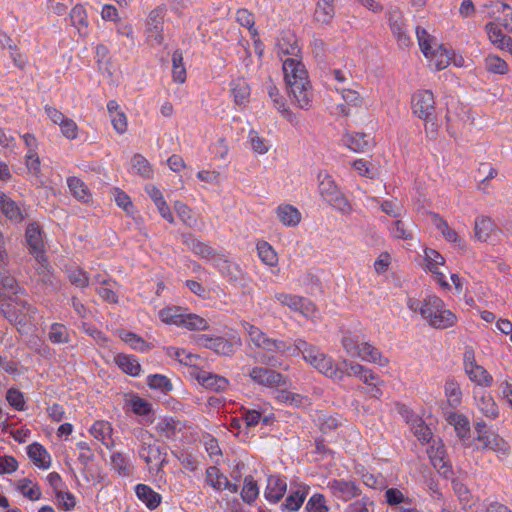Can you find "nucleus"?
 Returning a JSON list of instances; mask_svg holds the SVG:
<instances>
[{
	"label": "nucleus",
	"instance_id": "1",
	"mask_svg": "<svg viewBox=\"0 0 512 512\" xmlns=\"http://www.w3.org/2000/svg\"><path fill=\"white\" fill-rule=\"evenodd\" d=\"M282 69L292 103L300 109H309L312 106L313 90L304 64L298 58L288 57L283 60Z\"/></svg>",
	"mask_w": 512,
	"mask_h": 512
},
{
	"label": "nucleus",
	"instance_id": "2",
	"mask_svg": "<svg viewBox=\"0 0 512 512\" xmlns=\"http://www.w3.org/2000/svg\"><path fill=\"white\" fill-rule=\"evenodd\" d=\"M407 307L411 312L418 313L421 319L434 329H448L454 327L458 321L456 314L436 295H427L422 300L409 298Z\"/></svg>",
	"mask_w": 512,
	"mask_h": 512
},
{
	"label": "nucleus",
	"instance_id": "3",
	"mask_svg": "<svg viewBox=\"0 0 512 512\" xmlns=\"http://www.w3.org/2000/svg\"><path fill=\"white\" fill-rule=\"evenodd\" d=\"M288 353L292 356L301 354L304 361L331 379L340 381L344 378V371L330 356L323 353L319 347L308 343L302 338L294 340Z\"/></svg>",
	"mask_w": 512,
	"mask_h": 512
},
{
	"label": "nucleus",
	"instance_id": "4",
	"mask_svg": "<svg viewBox=\"0 0 512 512\" xmlns=\"http://www.w3.org/2000/svg\"><path fill=\"white\" fill-rule=\"evenodd\" d=\"M317 179L318 191L324 201L343 213H347L351 210V206L347 198L339 190L334 179L328 172L320 171L317 175Z\"/></svg>",
	"mask_w": 512,
	"mask_h": 512
},
{
	"label": "nucleus",
	"instance_id": "5",
	"mask_svg": "<svg viewBox=\"0 0 512 512\" xmlns=\"http://www.w3.org/2000/svg\"><path fill=\"white\" fill-rule=\"evenodd\" d=\"M241 326L247 333L249 342L258 349L264 350L268 353H277L280 355H285L291 350V345L287 344L285 341L270 338L260 328L247 321H242Z\"/></svg>",
	"mask_w": 512,
	"mask_h": 512
},
{
	"label": "nucleus",
	"instance_id": "6",
	"mask_svg": "<svg viewBox=\"0 0 512 512\" xmlns=\"http://www.w3.org/2000/svg\"><path fill=\"white\" fill-rule=\"evenodd\" d=\"M161 321L166 324H174L188 330H206L208 322L197 314L185 313L181 307H167L159 312Z\"/></svg>",
	"mask_w": 512,
	"mask_h": 512
},
{
	"label": "nucleus",
	"instance_id": "7",
	"mask_svg": "<svg viewBox=\"0 0 512 512\" xmlns=\"http://www.w3.org/2000/svg\"><path fill=\"white\" fill-rule=\"evenodd\" d=\"M412 112L419 119L424 120L427 124L430 123L432 131H436V108L435 99L432 91L418 90L412 95L411 99Z\"/></svg>",
	"mask_w": 512,
	"mask_h": 512
},
{
	"label": "nucleus",
	"instance_id": "8",
	"mask_svg": "<svg viewBox=\"0 0 512 512\" xmlns=\"http://www.w3.org/2000/svg\"><path fill=\"white\" fill-rule=\"evenodd\" d=\"M167 14V6L161 4L152 9L145 22V36L147 42L154 45H162L164 42V20Z\"/></svg>",
	"mask_w": 512,
	"mask_h": 512
},
{
	"label": "nucleus",
	"instance_id": "9",
	"mask_svg": "<svg viewBox=\"0 0 512 512\" xmlns=\"http://www.w3.org/2000/svg\"><path fill=\"white\" fill-rule=\"evenodd\" d=\"M196 343L217 355L230 357L242 345V340L237 335H231L229 338L199 335L196 337Z\"/></svg>",
	"mask_w": 512,
	"mask_h": 512
},
{
	"label": "nucleus",
	"instance_id": "10",
	"mask_svg": "<svg viewBox=\"0 0 512 512\" xmlns=\"http://www.w3.org/2000/svg\"><path fill=\"white\" fill-rule=\"evenodd\" d=\"M388 24L400 48H408L412 44L406 20L398 7H390L387 12Z\"/></svg>",
	"mask_w": 512,
	"mask_h": 512
},
{
	"label": "nucleus",
	"instance_id": "11",
	"mask_svg": "<svg viewBox=\"0 0 512 512\" xmlns=\"http://www.w3.org/2000/svg\"><path fill=\"white\" fill-rule=\"evenodd\" d=\"M464 370L468 378L480 387H490L493 383L492 375L475 361L472 351L465 352Z\"/></svg>",
	"mask_w": 512,
	"mask_h": 512
},
{
	"label": "nucleus",
	"instance_id": "12",
	"mask_svg": "<svg viewBox=\"0 0 512 512\" xmlns=\"http://www.w3.org/2000/svg\"><path fill=\"white\" fill-rule=\"evenodd\" d=\"M427 453L431 464L441 475L449 477L452 474L451 465L441 440H432Z\"/></svg>",
	"mask_w": 512,
	"mask_h": 512
},
{
	"label": "nucleus",
	"instance_id": "13",
	"mask_svg": "<svg viewBox=\"0 0 512 512\" xmlns=\"http://www.w3.org/2000/svg\"><path fill=\"white\" fill-rule=\"evenodd\" d=\"M424 261L425 269L433 274L439 285L444 289H450V284L446 281L444 274L439 271V266L445 264V258L435 249L425 248Z\"/></svg>",
	"mask_w": 512,
	"mask_h": 512
},
{
	"label": "nucleus",
	"instance_id": "14",
	"mask_svg": "<svg viewBox=\"0 0 512 512\" xmlns=\"http://www.w3.org/2000/svg\"><path fill=\"white\" fill-rule=\"evenodd\" d=\"M327 488L334 497L343 501H349L361 493L356 482L351 480L333 479L328 482Z\"/></svg>",
	"mask_w": 512,
	"mask_h": 512
},
{
	"label": "nucleus",
	"instance_id": "15",
	"mask_svg": "<svg viewBox=\"0 0 512 512\" xmlns=\"http://www.w3.org/2000/svg\"><path fill=\"white\" fill-rule=\"evenodd\" d=\"M476 440L481 444V450L493 451L500 458L506 457L509 454L510 447L508 443L493 431L476 436Z\"/></svg>",
	"mask_w": 512,
	"mask_h": 512
},
{
	"label": "nucleus",
	"instance_id": "16",
	"mask_svg": "<svg viewBox=\"0 0 512 512\" xmlns=\"http://www.w3.org/2000/svg\"><path fill=\"white\" fill-rule=\"evenodd\" d=\"M274 298L283 306L289 307L293 311H298L304 316H308L315 310L312 302L298 295L285 292L275 293Z\"/></svg>",
	"mask_w": 512,
	"mask_h": 512
},
{
	"label": "nucleus",
	"instance_id": "17",
	"mask_svg": "<svg viewBox=\"0 0 512 512\" xmlns=\"http://www.w3.org/2000/svg\"><path fill=\"white\" fill-rule=\"evenodd\" d=\"M249 376L255 383L269 388L284 384V378L281 373L266 367L252 368Z\"/></svg>",
	"mask_w": 512,
	"mask_h": 512
},
{
	"label": "nucleus",
	"instance_id": "18",
	"mask_svg": "<svg viewBox=\"0 0 512 512\" xmlns=\"http://www.w3.org/2000/svg\"><path fill=\"white\" fill-rule=\"evenodd\" d=\"M287 491L286 478L280 475H271L267 478L264 496L271 503H278Z\"/></svg>",
	"mask_w": 512,
	"mask_h": 512
},
{
	"label": "nucleus",
	"instance_id": "19",
	"mask_svg": "<svg viewBox=\"0 0 512 512\" xmlns=\"http://www.w3.org/2000/svg\"><path fill=\"white\" fill-rule=\"evenodd\" d=\"M475 404L478 411L488 419H496L499 409L493 397L486 391H474Z\"/></svg>",
	"mask_w": 512,
	"mask_h": 512
},
{
	"label": "nucleus",
	"instance_id": "20",
	"mask_svg": "<svg viewBox=\"0 0 512 512\" xmlns=\"http://www.w3.org/2000/svg\"><path fill=\"white\" fill-rule=\"evenodd\" d=\"M267 92L273 102L274 107L287 119L291 124L297 125L298 119L291 109L286 105L285 99L281 96L279 89L269 81L267 84Z\"/></svg>",
	"mask_w": 512,
	"mask_h": 512
},
{
	"label": "nucleus",
	"instance_id": "21",
	"mask_svg": "<svg viewBox=\"0 0 512 512\" xmlns=\"http://www.w3.org/2000/svg\"><path fill=\"white\" fill-rule=\"evenodd\" d=\"M155 429L161 437L175 440L178 434L182 433L185 429V424L178 419L166 417L157 422Z\"/></svg>",
	"mask_w": 512,
	"mask_h": 512
},
{
	"label": "nucleus",
	"instance_id": "22",
	"mask_svg": "<svg viewBox=\"0 0 512 512\" xmlns=\"http://www.w3.org/2000/svg\"><path fill=\"white\" fill-rule=\"evenodd\" d=\"M213 266L229 282L236 283L242 279V270L238 264L228 260L221 254L214 259Z\"/></svg>",
	"mask_w": 512,
	"mask_h": 512
},
{
	"label": "nucleus",
	"instance_id": "23",
	"mask_svg": "<svg viewBox=\"0 0 512 512\" xmlns=\"http://www.w3.org/2000/svg\"><path fill=\"white\" fill-rule=\"evenodd\" d=\"M25 236L30 253L41 259V256H44V243L39 226L35 223L29 224Z\"/></svg>",
	"mask_w": 512,
	"mask_h": 512
},
{
	"label": "nucleus",
	"instance_id": "24",
	"mask_svg": "<svg viewBox=\"0 0 512 512\" xmlns=\"http://www.w3.org/2000/svg\"><path fill=\"white\" fill-rule=\"evenodd\" d=\"M485 31L489 41L498 49L512 53V38L505 35L502 30L493 22L485 25Z\"/></svg>",
	"mask_w": 512,
	"mask_h": 512
},
{
	"label": "nucleus",
	"instance_id": "25",
	"mask_svg": "<svg viewBox=\"0 0 512 512\" xmlns=\"http://www.w3.org/2000/svg\"><path fill=\"white\" fill-rule=\"evenodd\" d=\"M309 486L303 483L291 485V493L282 504V508L289 511H297L302 506L309 493Z\"/></svg>",
	"mask_w": 512,
	"mask_h": 512
},
{
	"label": "nucleus",
	"instance_id": "26",
	"mask_svg": "<svg viewBox=\"0 0 512 512\" xmlns=\"http://www.w3.org/2000/svg\"><path fill=\"white\" fill-rule=\"evenodd\" d=\"M356 357L382 367L387 366L389 363L388 358L384 357L379 349L369 342H361Z\"/></svg>",
	"mask_w": 512,
	"mask_h": 512
},
{
	"label": "nucleus",
	"instance_id": "27",
	"mask_svg": "<svg viewBox=\"0 0 512 512\" xmlns=\"http://www.w3.org/2000/svg\"><path fill=\"white\" fill-rule=\"evenodd\" d=\"M184 244L197 256L214 263L218 254L210 245L189 235L184 239Z\"/></svg>",
	"mask_w": 512,
	"mask_h": 512
},
{
	"label": "nucleus",
	"instance_id": "28",
	"mask_svg": "<svg viewBox=\"0 0 512 512\" xmlns=\"http://www.w3.org/2000/svg\"><path fill=\"white\" fill-rule=\"evenodd\" d=\"M335 0H318L314 11V21L320 25H330L335 16Z\"/></svg>",
	"mask_w": 512,
	"mask_h": 512
},
{
	"label": "nucleus",
	"instance_id": "29",
	"mask_svg": "<svg viewBox=\"0 0 512 512\" xmlns=\"http://www.w3.org/2000/svg\"><path fill=\"white\" fill-rule=\"evenodd\" d=\"M342 141L345 146L357 153L365 152L371 147V138L365 133H347Z\"/></svg>",
	"mask_w": 512,
	"mask_h": 512
},
{
	"label": "nucleus",
	"instance_id": "30",
	"mask_svg": "<svg viewBox=\"0 0 512 512\" xmlns=\"http://www.w3.org/2000/svg\"><path fill=\"white\" fill-rule=\"evenodd\" d=\"M112 431V426L107 421H96L90 429L91 435L108 449H111L114 446Z\"/></svg>",
	"mask_w": 512,
	"mask_h": 512
},
{
	"label": "nucleus",
	"instance_id": "31",
	"mask_svg": "<svg viewBox=\"0 0 512 512\" xmlns=\"http://www.w3.org/2000/svg\"><path fill=\"white\" fill-rule=\"evenodd\" d=\"M0 211L11 221L17 223L23 221L25 218L24 212L16 202L4 193H0Z\"/></svg>",
	"mask_w": 512,
	"mask_h": 512
},
{
	"label": "nucleus",
	"instance_id": "32",
	"mask_svg": "<svg viewBox=\"0 0 512 512\" xmlns=\"http://www.w3.org/2000/svg\"><path fill=\"white\" fill-rule=\"evenodd\" d=\"M342 99L344 101V104H339L337 106L338 112L342 116H349L351 111L350 107L358 108L361 107L363 104V98L361 95L352 89H343L341 91Z\"/></svg>",
	"mask_w": 512,
	"mask_h": 512
},
{
	"label": "nucleus",
	"instance_id": "33",
	"mask_svg": "<svg viewBox=\"0 0 512 512\" xmlns=\"http://www.w3.org/2000/svg\"><path fill=\"white\" fill-rule=\"evenodd\" d=\"M279 221L288 227H295L301 221V213L290 204H281L276 209Z\"/></svg>",
	"mask_w": 512,
	"mask_h": 512
},
{
	"label": "nucleus",
	"instance_id": "34",
	"mask_svg": "<svg viewBox=\"0 0 512 512\" xmlns=\"http://www.w3.org/2000/svg\"><path fill=\"white\" fill-rule=\"evenodd\" d=\"M196 379L205 388L217 392L225 390L228 386V380L226 378L206 371L198 372Z\"/></svg>",
	"mask_w": 512,
	"mask_h": 512
},
{
	"label": "nucleus",
	"instance_id": "35",
	"mask_svg": "<svg viewBox=\"0 0 512 512\" xmlns=\"http://www.w3.org/2000/svg\"><path fill=\"white\" fill-rule=\"evenodd\" d=\"M135 493L138 499L151 510L156 509L161 503V495L146 484L136 485Z\"/></svg>",
	"mask_w": 512,
	"mask_h": 512
},
{
	"label": "nucleus",
	"instance_id": "36",
	"mask_svg": "<svg viewBox=\"0 0 512 512\" xmlns=\"http://www.w3.org/2000/svg\"><path fill=\"white\" fill-rule=\"evenodd\" d=\"M27 454L37 467L43 469L50 467V455L41 444L37 442L30 444L27 447Z\"/></svg>",
	"mask_w": 512,
	"mask_h": 512
},
{
	"label": "nucleus",
	"instance_id": "37",
	"mask_svg": "<svg viewBox=\"0 0 512 512\" xmlns=\"http://www.w3.org/2000/svg\"><path fill=\"white\" fill-rule=\"evenodd\" d=\"M117 366L126 374L136 377L140 374L141 365L136 357L119 353L114 357Z\"/></svg>",
	"mask_w": 512,
	"mask_h": 512
},
{
	"label": "nucleus",
	"instance_id": "38",
	"mask_svg": "<svg viewBox=\"0 0 512 512\" xmlns=\"http://www.w3.org/2000/svg\"><path fill=\"white\" fill-rule=\"evenodd\" d=\"M433 225L441 232L443 237L451 243H455L458 246H462V240L459 237L458 233L449 227L446 220H444L441 216L436 213L431 215Z\"/></svg>",
	"mask_w": 512,
	"mask_h": 512
},
{
	"label": "nucleus",
	"instance_id": "39",
	"mask_svg": "<svg viewBox=\"0 0 512 512\" xmlns=\"http://www.w3.org/2000/svg\"><path fill=\"white\" fill-rule=\"evenodd\" d=\"M231 93L237 105H245L249 101L250 86L243 78H237L230 84Z\"/></svg>",
	"mask_w": 512,
	"mask_h": 512
},
{
	"label": "nucleus",
	"instance_id": "40",
	"mask_svg": "<svg viewBox=\"0 0 512 512\" xmlns=\"http://www.w3.org/2000/svg\"><path fill=\"white\" fill-rule=\"evenodd\" d=\"M116 333L122 341L136 351L147 352L151 349V345L149 343L133 332L121 329L117 330Z\"/></svg>",
	"mask_w": 512,
	"mask_h": 512
},
{
	"label": "nucleus",
	"instance_id": "41",
	"mask_svg": "<svg viewBox=\"0 0 512 512\" xmlns=\"http://www.w3.org/2000/svg\"><path fill=\"white\" fill-rule=\"evenodd\" d=\"M35 260L37 262L36 273L39 277V281L47 286L57 289V282L55 281V277L45 255L41 256V259L35 258Z\"/></svg>",
	"mask_w": 512,
	"mask_h": 512
},
{
	"label": "nucleus",
	"instance_id": "42",
	"mask_svg": "<svg viewBox=\"0 0 512 512\" xmlns=\"http://www.w3.org/2000/svg\"><path fill=\"white\" fill-rule=\"evenodd\" d=\"M278 54L279 55H288L293 58H297L300 48L298 46L297 39L293 34L283 35L278 40Z\"/></svg>",
	"mask_w": 512,
	"mask_h": 512
},
{
	"label": "nucleus",
	"instance_id": "43",
	"mask_svg": "<svg viewBox=\"0 0 512 512\" xmlns=\"http://www.w3.org/2000/svg\"><path fill=\"white\" fill-rule=\"evenodd\" d=\"M71 24L78 30L81 36L87 34L88 19L85 8L82 5H76L70 12Z\"/></svg>",
	"mask_w": 512,
	"mask_h": 512
},
{
	"label": "nucleus",
	"instance_id": "44",
	"mask_svg": "<svg viewBox=\"0 0 512 512\" xmlns=\"http://www.w3.org/2000/svg\"><path fill=\"white\" fill-rule=\"evenodd\" d=\"M67 185L70 193L78 200L88 202L91 198L87 185L78 177H69Z\"/></svg>",
	"mask_w": 512,
	"mask_h": 512
},
{
	"label": "nucleus",
	"instance_id": "45",
	"mask_svg": "<svg viewBox=\"0 0 512 512\" xmlns=\"http://www.w3.org/2000/svg\"><path fill=\"white\" fill-rule=\"evenodd\" d=\"M173 207L177 216L184 225L190 228L198 227V217L193 213L190 207L181 201H175Z\"/></svg>",
	"mask_w": 512,
	"mask_h": 512
},
{
	"label": "nucleus",
	"instance_id": "46",
	"mask_svg": "<svg viewBox=\"0 0 512 512\" xmlns=\"http://www.w3.org/2000/svg\"><path fill=\"white\" fill-rule=\"evenodd\" d=\"M445 396L448 404L456 408L461 404L462 391L460 384L454 379H447L444 385Z\"/></svg>",
	"mask_w": 512,
	"mask_h": 512
},
{
	"label": "nucleus",
	"instance_id": "47",
	"mask_svg": "<svg viewBox=\"0 0 512 512\" xmlns=\"http://www.w3.org/2000/svg\"><path fill=\"white\" fill-rule=\"evenodd\" d=\"M416 36L420 50L425 57H429L431 52L439 46L436 42V39L431 36L424 28L418 26L416 28Z\"/></svg>",
	"mask_w": 512,
	"mask_h": 512
},
{
	"label": "nucleus",
	"instance_id": "48",
	"mask_svg": "<svg viewBox=\"0 0 512 512\" xmlns=\"http://www.w3.org/2000/svg\"><path fill=\"white\" fill-rule=\"evenodd\" d=\"M426 58L430 60L431 64L434 65L435 69L438 71L445 69L452 59L450 52L441 45L435 48L429 57Z\"/></svg>",
	"mask_w": 512,
	"mask_h": 512
},
{
	"label": "nucleus",
	"instance_id": "49",
	"mask_svg": "<svg viewBox=\"0 0 512 512\" xmlns=\"http://www.w3.org/2000/svg\"><path fill=\"white\" fill-rule=\"evenodd\" d=\"M139 456L146 462L150 467L155 462L161 466L164 462V458L161 457L160 450L155 445L143 443L139 450Z\"/></svg>",
	"mask_w": 512,
	"mask_h": 512
},
{
	"label": "nucleus",
	"instance_id": "50",
	"mask_svg": "<svg viewBox=\"0 0 512 512\" xmlns=\"http://www.w3.org/2000/svg\"><path fill=\"white\" fill-rule=\"evenodd\" d=\"M447 421L454 427L455 432L459 438L463 439L468 435L470 426L466 416L459 413H451L447 417Z\"/></svg>",
	"mask_w": 512,
	"mask_h": 512
},
{
	"label": "nucleus",
	"instance_id": "51",
	"mask_svg": "<svg viewBox=\"0 0 512 512\" xmlns=\"http://www.w3.org/2000/svg\"><path fill=\"white\" fill-rule=\"evenodd\" d=\"M257 252L261 261L271 267L278 264V256L274 248L266 241L257 244Z\"/></svg>",
	"mask_w": 512,
	"mask_h": 512
},
{
	"label": "nucleus",
	"instance_id": "52",
	"mask_svg": "<svg viewBox=\"0 0 512 512\" xmlns=\"http://www.w3.org/2000/svg\"><path fill=\"white\" fill-rule=\"evenodd\" d=\"M17 490L31 501L39 500L42 495L40 487L37 484L32 485V481L28 478L20 479L17 482Z\"/></svg>",
	"mask_w": 512,
	"mask_h": 512
},
{
	"label": "nucleus",
	"instance_id": "53",
	"mask_svg": "<svg viewBox=\"0 0 512 512\" xmlns=\"http://www.w3.org/2000/svg\"><path fill=\"white\" fill-rule=\"evenodd\" d=\"M389 233L393 239L410 241L413 239V232L400 219L393 221L388 227Z\"/></svg>",
	"mask_w": 512,
	"mask_h": 512
},
{
	"label": "nucleus",
	"instance_id": "54",
	"mask_svg": "<svg viewBox=\"0 0 512 512\" xmlns=\"http://www.w3.org/2000/svg\"><path fill=\"white\" fill-rule=\"evenodd\" d=\"M493 227H494V225L490 218L485 217V216L478 217L475 220V227H474L475 238H477V240H479V241H483V242L487 241V239L489 238V236L493 230Z\"/></svg>",
	"mask_w": 512,
	"mask_h": 512
},
{
	"label": "nucleus",
	"instance_id": "55",
	"mask_svg": "<svg viewBox=\"0 0 512 512\" xmlns=\"http://www.w3.org/2000/svg\"><path fill=\"white\" fill-rule=\"evenodd\" d=\"M485 69L494 74L504 75L508 71V64L497 55L489 54L484 59Z\"/></svg>",
	"mask_w": 512,
	"mask_h": 512
},
{
	"label": "nucleus",
	"instance_id": "56",
	"mask_svg": "<svg viewBox=\"0 0 512 512\" xmlns=\"http://www.w3.org/2000/svg\"><path fill=\"white\" fill-rule=\"evenodd\" d=\"M48 339L54 344H64L70 342L69 331L65 325L53 323L48 332Z\"/></svg>",
	"mask_w": 512,
	"mask_h": 512
},
{
	"label": "nucleus",
	"instance_id": "57",
	"mask_svg": "<svg viewBox=\"0 0 512 512\" xmlns=\"http://www.w3.org/2000/svg\"><path fill=\"white\" fill-rule=\"evenodd\" d=\"M206 481L215 490L222 491L223 486L227 485L228 483V478L223 473H221L216 466H210L206 470Z\"/></svg>",
	"mask_w": 512,
	"mask_h": 512
},
{
	"label": "nucleus",
	"instance_id": "58",
	"mask_svg": "<svg viewBox=\"0 0 512 512\" xmlns=\"http://www.w3.org/2000/svg\"><path fill=\"white\" fill-rule=\"evenodd\" d=\"M131 165L133 170L143 178H151L153 170L148 160L140 154H135L132 157Z\"/></svg>",
	"mask_w": 512,
	"mask_h": 512
},
{
	"label": "nucleus",
	"instance_id": "59",
	"mask_svg": "<svg viewBox=\"0 0 512 512\" xmlns=\"http://www.w3.org/2000/svg\"><path fill=\"white\" fill-rule=\"evenodd\" d=\"M242 420L247 428L256 426L261 420L264 424H270L272 417L263 416L260 411L255 409H244L242 412Z\"/></svg>",
	"mask_w": 512,
	"mask_h": 512
},
{
	"label": "nucleus",
	"instance_id": "60",
	"mask_svg": "<svg viewBox=\"0 0 512 512\" xmlns=\"http://www.w3.org/2000/svg\"><path fill=\"white\" fill-rule=\"evenodd\" d=\"M259 495V488L252 476L244 479V485L241 491V498L244 502L251 504Z\"/></svg>",
	"mask_w": 512,
	"mask_h": 512
},
{
	"label": "nucleus",
	"instance_id": "61",
	"mask_svg": "<svg viewBox=\"0 0 512 512\" xmlns=\"http://www.w3.org/2000/svg\"><path fill=\"white\" fill-rule=\"evenodd\" d=\"M277 400L281 403H287L295 407H301L308 403V398L287 390L277 392Z\"/></svg>",
	"mask_w": 512,
	"mask_h": 512
},
{
	"label": "nucleus",
	"instance_id": "62",
	"mask_svg": "<svg viewBox=\"0 0 512 512\" xmlns=\"http://www.w3.org/2000/svg\"><path fill=\"white\" fill-rule=\"evenodd\" d=\"M411 431L421 442H429L432 439V432L430 428L424 423V421L419 418H413V422L411 424Z\"/></svg>",
	"mask_w": 512,
	"mask_h": 512
},
{
	"label": "nucleus",
	"instance_id": "63",
	"mask_svg": "<svg viewBox=\"0 0 512 512\" xmlns=\"http://www.w3.org/2000/svg\"><path fill=\"white\" fill-rule=\"evenodd\" d=\"M68 279L72 285L85 288L89 285L88 274L79 267H71L67 270Z\"/></svg>",
	"mask_w": 512,
	"mask_h": 512
},
{
	"label": "nucleus",
	"instance_id": "64",
	"mask_svg": "<svg viewBox=\"0 0 512 512\" xmlns=\"http://www.w3.org/2000/svg\"><path fill=\"white\" fill-rule=\"evenodd\" d=\"M111 466L121 476H128L130 474L129 462L121 452L112 453Z\"/></svg>",
	"mask_w": 512,
	"mask_h": 512
}]
</instances>
